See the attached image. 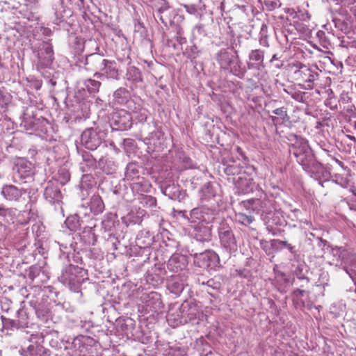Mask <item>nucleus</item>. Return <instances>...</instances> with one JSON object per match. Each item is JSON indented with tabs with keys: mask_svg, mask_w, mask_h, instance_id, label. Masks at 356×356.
<instances>
[{
	"mask_svg": "<svg viewBox=\"0 0 356 356\" xmlns=\"http://www.w3.org/2000/svg\"><path fill=\"white\" fill-rule=\"evenodd\" d=\"M297 162L302 166L304 170L309 174L318 172L321 169L320 163L316 161L314 155L308 145V142L303 139H297L291 149Z\"/></svg>",
	"mask_w": 356,
	"mask_h": 356,
	"instance_id": "f257e3e1",
	"label": "nucleus"
},
{
	"mask_svg": "<svg viewBox=\"0 0 356 356\" xmlns=\"http://www.w3.org/2000/svg\"><path fill=\"white\" fill-rule=\"evenodd\" d=\"M295 70L293 77L300 88L303 90H312L316 86V81L319 79L318 68L297 62L293 65Z\"/></svg>",
	"mask_w": 356,
	"mask_h": 356,
	"instance_id": "f03ea898",
	"label": "nucleus"
},
{
	"mask_svg": "<svg viewBox=\"0 0 356 356\" xmlns=\"http://www.w3.org/2000/svg\"><path fill=\"white\" fill-rule=\"evenodd\" d=\"M215 58L222 69L229 70L239 77L244 76L245 70L241 67V62L237 55L226 49H222L216 54Z\"/></svg>",
	"mask_w": 356,
	"mask_h": 356,
	"instance_id": "7ed1b4c3",
	"label": "nucleus"
},
{
	"mask_svg": "<svg viewBox=\"0 0 356 356\" xmlns=\"http://www.w3.org/2000/svg\"><path fill=\"white\" fill-rule=\"evenodd\" d=\"M332 253L337 262L336 265L343 266L346 273L356 284V257L355 255L342 247L332 248Z\"/></svg>",
	"mask_w": 356,
	"mask_h": 356,
	"instance_id": "20e7f679",
	"label": "nucleus"
},
{
	"mask_svg": "<svg viewBox=\"0 0 356 356\" xmlns=\"http://www.w3.org/2000/svg\"><path fill=\"white\" fill-rule=\"evenodd\" d=\"M218 231L222 247L229 253L236 252L238 248L237 241L229 225L225 222H222Z\"/></svg>",
	"mask_w": 356,
	"mask_h": 356,
	"instance_id": "39448f33",
	"label": "nucleus"
},
{
	"mask_svg": "<svg viewBox=\"0 0 356 356\" xmlns=\"http://www.w3.org/2000/svg\"><path fill=\"white\" fill-rule=\"evenodd\" d=\"M194 264L202 268H215L220 264L219 256L212 250L195 252L193 254Z\"/></svg>",
	"mask_w": 356,
	"mask_h": 356,
	"instance_id": "423d86ee",
	"label": "nucleus"
},
{
	"mask_svg": "<svg viewBox=\"0 0 356 356\" xmlns=\"http://www.w3.org/2000/svg\"><path fill=\"white\" fill-rule=\"evenodd\" d=\"M199 314L196 303L191 301H184L179 309L178 316L179 323H186L195 319Z\"/></svg>",
	"mask_w": 356,
	"mask_h": 356,
	"instance_id": "0eeeda50",
	"label": "nucleus"
},
{
	"mask_svg": "<svg viewBox=\"0 0 356 356\" xmlns=\"http://www.w3.org/2000/svg\"><path fill=\"white\" fill-rule=\"evenodd\" d=\"M38 58L40 64L47 67L51 65L54 59L53 47L48 41H43L38 47Z\"/></svg>",
	"mask_w": 356,
	"mask_h": 356,
	"instance_id": "6e6552de",
	"label": "nucleus"
},
{
	"mask_svg": "<svg viewBox=\"0 0 356 356\" xmlns=\"http://www.w3.org/2000/svg\"><path fill=\"white\" fill-rule=\"evenodd\" d=\"M113 122L118 129L127 130L132 127V117L125 110H120L113 115Z\"/></svg>",
	"mask_w": 356,
	"mask_h": 356,
	"instance_id": "1a4fd4ad",
	"label": "nucleus"
},
{
	"mask_svg": "<svg viewBox=\"0 0 356 356\" xmlns=\"http://www.w3.org/2000/svg\"><path fill=\"white\" fill-rule=\"evenodd\" d=\"M78 268L73 265H69L63 270L61 275L58 277V280L64 285L68 286L70 289L75 286L76 280V271Z\"/></svg>",
	"mask_w": 356,
	"mask_h": 356,
	"instance_id": "9d476101",
	"label": "nucleus"
},
{
	"mask_svg": "<svg viewBox=\"0 0 356 356\" xmlns=\"http://www.w3.org/2000/svg\"><path fill=\"white\" fill-rule=\"evenodd\" d=\"M26 193L23 188H18L14 185H5L2 187L1 194L8 201L19 202Z\"/></svg>",
	"mask_w": 356,
	"mask_h": 356,
	"instance_id": "9b49d317",
	"label": "nucleus"
},
{
	"mask_svg": "<svg viewBox=\"0 0 356 356\" xmlns=\"http://www.w3.org/2000/svg\"><path fill=\"white\" fill-rule=\"evenodd\" d=\"M194 238L201 242H208L211 240V226L198 223L194 227Z\"/></svg>",
	"mask_w": 356,
	"mask_h": 356,
	"instance_id": "f8f14e48",
	"label": "nucleus"
},
{
	"mask_svg": "<svg viewBox=\"0 0 356 356\" xmlns=\"http://www.w3.org/2000/svg\"><path fill=\"white\" fill-rule=\"evenodd\" d=\"M186 265L187 259L185 256L179 254H174L169 259L167 266L170 271L178 272L184 269Z\"/></svg>",
	"mask_w": 356,
	"mask_h": 356,
	"instance_id": "ddd939ff",
	"label": "nucleus"
},
{
	"mask_svg": "<svg viewBox=\"0 0 356 356\" xmlns=\"http://www.w3.org/2000/svg\"><path fill=\"white\" fill-rule=\"evenodd\" d=\"M269 201L267 200L251 199L248 200L246 207L256 213H268Z\"/></svg>",
	"mask_w": 356,
	"mask_h": 356,
	"instance_id": "4468645a",
	"label": "nucleus"
},
{
	"mask_svg": "<svg viewBox=\"0 0 356 356\" xmlns=\"http://www.w3.org/2000/svg\"><path fill=\"white\" fill-rule=\"evenodd\" d=\"M88 143L89 134L88 133V129H86L82 133L80 142L76 144L78 153L81 155L83 161L86 162V167H88V162L89 161V154L88 152V149H89Z\"/></svg>",
	"mask_w": 356,
	"mask_h": 356,
	"instance_id": "2eb2a0df",
	"label": "nucleus"
},
{
	"mask_svg": "<svg viewBox=\"0 0 356 356\" xmlns=\"http://www.w3.org/2000/svg\"><path fill=\"white\" fill-rule=\"evenodd\" d=\"M264 52L261 49L252 50L249 54L250 62L248 63V67L251 69H260L264 67Z\"/></svg>",
	"mask_w": 356,
	"mask_h": 356,
	"instance_id": "dca6fc26",
	"label": "nucleus"
},
{
	"mask_svg": "<svg viewBox=\"0 0 356 356\" xmlns=\"http://www.w3.org/2000/svg\"><path fill=\"white\" fill-rule=\"evenodd\" d=\"M19 352L22 356H44L46 349L40 343H35L21 348Z\"/></svg>",
	"mask_w": 356,
	"mask_h": 356,
	"instance_id": "f3484780",
	"label": "nucleus"
},
{
	"mask_svg": "<svg viewBox=\"0 0 356 356\" xmlns=\"http://www.w3.org/2000/svg\"><path fill=\"white\" fill-rule=\"evenodd\" d=\"M45 199L50 203L60 202L61 200V193L60 189L55 186L48 185L46 186L44 192Z\"/></svg>",
	"mask_w": 356,
	"mask_h": 356,
	"instance_id": "a211bd4d",
	"label": "nucleus"
},
{
	"mask_svg": "<svg viewBox=\"0 0 356 356\" xmlns=\"http://www.w3.org/2000/svg\"><path fill=\"white\" fill-rule=\"evenodd\" d=\"M272 113L275 115V116L270 115V118L275 125L284 124L290 120L287 113V108L286 107L282 106L275 108L272 111Z\"/></svg>",
	"mask_w": 356,
	"mask_h": 356,
	"instance_id": "6ab92c4d",
	"label": "nucleus"
},
{
	"mask_svg": "<svg viewBox=\"0 0 356 356\" xmlns=\"http://www.w3.org/2000/svg\"><path fill=\"white\" fill-rule=\"evenodd\" d=\"M152 7L156 10L157 17L162 23L166 24L162 14L170 9V6L166 0H149Z\"/></svg>",
	"mask_w": 356,
	"mask_h": 356,
	"instance_id": "aec40b11",
	"label": "nucleus"
},
{
	"mask_svg": "<svg viewBox=\"0 0 356 356\" xmlns=\"http://www.w3.org/2000/svg\"><path fill=\"white\" fill-rule=\"evenodd\" d=\"M163 139V134L160 129L151 132L147 137L143 139V142L147 145H153L156 147L158 145H161V141Z\"/></svg>",
	"mask_w": 356,
	"mask_h": 356,
	"instance_id": "412c9836",
	"label": "nucleus"
},
{
	"mask_svg": "<svg viewBox=\"0 0 356 356\" xmlns=\"http://www.w3.org/2000/svg\"><path fill=\"white\" fill-rule=\"evenodd\" d=\"M82 223L83 221H80L79 217L77 215L68 216L65 221L66 227L71 232L81 230L82 228Z\"/></svg>",
	"mask_w": 356,
	"mask_h": 356,
	"instance_id": "4be33fe9",
	"label": "nucleus"
},
{
	"mask_svg": "<svg viewBox=\"0 0 356 356\" xmlns=\"http://www.w3.org/2000/svg\"><path fill=\"white\" fill-rule=\"evenodd\" d=\"M15 168L21 177L29 176L31 172V163L24 159H19L16 163Z\"/></svg>",
	"mask_w": 356,
	"mask_h": 356,
	"instance_id": "5701e85b",
	"label": "nucleus"
},
{
	"mask_svg": "<svg viewBox=\"0 0 356 356\" xmlns=\"http://www.w3.org/2000/svg\"><path fill=\"white\" fill-rule=\"evenodd\" d=\"M104 209V204L99 195H93L90 199V212L97 215L102 213Z\"/></svg>",
	"mask_w": 356,
	"mask_h": 356,
	"instance_id": "b1692460",
	"label": "nucleus"
},
{
	"mask_svg": "<svg viewBox=\"0 0 356 356\" xmlns=\"http://www.w3.org/2000/svg\"><path fill=\"white\" fill-rule=\"evenodd\" d=\"M126 78L131 82H140L143 81L142 74L138 68L135 66H130L127 71Z\"/></svg>",
	"mask_w": 356,
	"mask_h": 356,
	"instance_id": "393cba45",
	"label": "nucleus"
},
{
	"mask_svg": "<svg viewBox=\"0 0 356 356\" xmlns=\"http://www.w3.org/2000/svg\"><path fill=\"white\" fill-rule=\"evenodd\" d=\"M115 102L118 104H124L129 98V92L126 88H120L113 94Z\"/></svg>",
	"mask_w": 356,
	"mask_h": 356,
	"instance_id": "a878e982",
	"label": "nucleus"
},
{
	"mask_svg": "<svg viewBox=\"0 0 356 356\" xmlns=\"http://www.w3.org/2000/svg\"><path fill=\"white\" fill-rule=\"evenodd\" d=\"M202 223L209 225L215 219V211L207 207H202Z\"/></svg>",
	"mask_w": 356,
	"mask_h": 356,
	"instance_id": "bb28decb",
	"label": "nucleus"
},
{
	"mask_svg": "<svg viewBox=\"0 0 356 356\" xmlns=\"http://www.w3.org/2000/svg\"><path fill=\"white\" fill-rule=\"evenodd\" d=\"M17 322L19 328H24L29 327L28 315L25 311L19 310L17 312Z\"/></svg>",
	"mask_w": 356,
	"mask_h": 356,
	"instance_id": "cd10ccee",
	"label": "nucleus"
},
{
	"mask_svg": "<svg viewBox=\"0 0 356 356\" xmlns=\"http://www.w3.org/2000/svg\"><path fill=\"white\" fill-rule=\"evenodd\" d=\"M139 172L137 165L134 163H130L126 168L125 175L127 178L134 179V177H138Z\"/></svg>",
	"mask_w": 356,
	"mask_h": 356,
	"instance_id": "c85d7f7f",
	"label": "nucleus"
},
{
	"mask_svg": "<svg viewBox=\"0 0 356 356\" xmlns=\"http://www.w3.org/2000/svg\"><path fill=\"white\" fill-rule=\"evenodd\" d=\"M202 207L192 209L190 213L191 221L193 222H199V223H202Z\"/></svg>",
	"mask_w": 356,
	"mask_h": 356,
	"instance_id": "c756f323",
	"label": "nucleus"
},
{
	"mask_svg": "<svg viewBox=\"0 0 356 356\" xmlns=\"http://www.w3.org/2000/svg\"><path fill=\"white\" fill-rule=\"evenodd\" d=\"M236 218L239 223L245 226L251 224L254 220L253 216L243 213H238Z\"/></svg>",
	"mask_w": 356,
	"mask_h": 356,
	"instance_id": "7c9ffc66",
	"label": "nucleus"
},
{
	"mask_svg": "<svg viewBox=\"0 0 356 356\" xmlns=\"http://www.w3.org/2000/svg\"><path fill=\"white\" fill-rule=\"evenodd\" d=\"M38 119H26L23 122L24 127L26 130L35 131L38 128Z\"/></svg>",
	"mask_w": 356,
	"mask_h": 356,
	"instance_id": "2f4dec72",
	"label": "nucleus"
},
{
	"mask_svg": "<svg viewBox=\"0 0 356 356\" xmlns=\"http://www.w3.org/2000/svg\"><path fill=\"white\" fill-rule=\"evenodd\" d=\"M168 288L171 293L179 295L184 290V285L178 282H174L169 284Z\"/></svg>",
	"mask_w": 356,
	"mask_h": 356,
	"instance_id": "473e14b6",
	"label": "nucleus"
},
{
	"mask_svg": "<svg viewBox=\"0 0 356 356\" xmlns=\"http://www.w3.org/2000/svg\"><path fill=\"white\" fill-rule=\"evenodd\" d=\"M58 180L60 184H66L70 179V174L65 168H61L58 170Z\"/></svg>",
	"mask_w": 356,
	"mask_h": 356,
	"instance_id": "72a5a7b5",
	"label": "nucleus"
},
{
	"mask_svg": "<svg viewBox=\"0 0 356 356\" xmlns=\"http://www.w3.org/2000/svg\"><path fill=\"white\" fill-rule=\"evenodd\" d=\"M184 8L187 13L191 15H201L202 8L195 4L185 5Z\"/></svg>",
	"mask_w": 356,
	"mask_h": 356,
	"instance_id": "f704fd0d",
	"label": "nucleus"
},
{
	"mask_svg": "<svg viewBox=\"0 0 356 356\" xmlns=\"http://www.w3.org/2000/svg\"><path fill=\"white\" fill-rule=\"evenodd\" d=\"M291 97L298 102L304 103L305 102L306 92L301 91H296L290 93Z\"/></svg>",
	"mask_w": 356,
	"mask_h": 356,
	"instance_id": "c9c22d12",
	"label": "nucleus"
},
{
	"mask_svg": "<svg viewBox=\"0 0 356 356\" xmlns=\"http://www.w3.org/2000/svg\"><path fill=\"white\" fill-rule=\"evenodd\" d=\"M134 113L135 114L136 119H137L138 122H143L146 121L147 115L145 109L140 108L138 112L134 111Z\"/></svg>",
	"mask_w": 356,
	"mask_h": 356,
	"instance_id": "e433bc0d",
	"label": "nucleus"
},
{
	"mask_svg": "<svg viewBox=\"0 0 356 356\" xmlns=\"http://www.w3.org/2000/svg\"><path fill=\"white\" fill-rule=\"evenodd\" d=\"M225 172L228 175H238L241 172V168L236 165H229L225 168Z\"/></svg>",
	"mask_w": 356,
	"mask_h": 356,
	"instance_id": "4c0bfd02",
	"label": "nucleus"
},
{
	"mask_svg": "<svg viewBox=\"0 0 356 356\" xmlns=\"http://www.w3.org/2000/svg\"><path fill=\"white\" fill-rule=\"evenodd\" d=\"M194 36H205L207 35L204 26L202 24L196 25L193 31Z\"/></svg>",
	"mask_w": 356,
	"mask_h": 356,
	"instance_id": "58836bf2",
	"label": "nucleus"
},
{
	"mask_svg": "<svg viewBox=\"0 0 356 356\" xmlns=\"http://www.w3.org/2000/svg\"><path fill=\"white\" fill-rule=\"evenodd\" d=\"M3 327L6 328V329H8V328H19L18 327V325H17V322L16 320H12V319H9V318H3Z\"/></svg>",
	"mask_w": 356,
	"mask_h": 356,
	"instance_id": "ea45409f",
	"label": "nucleus"
},
{
	"mask_svg": "<svg viewBox=\"0 0 356 356\" xmlns=\"http://www.w3.org/2000/svg\"><path fill=\"white\" fill-rule=\"evenodd\" d=\"M188 53V56L191 58H195L198 56L199 54L200 53V50L198 49V47L196 45H193Z\"/></svg>",
	"mask_w": 356,
	"mask_h": 356,
	"instance_id": "a19ab883",
	"label": "nucleus"
},
{
	"mask_svg": "<svg viewBox=\"0 0 356 356\" xmlns=\"http://www.w3.org/2000/svg\"><path fill=\"white\" fill-rule=\"evenodd\" d=\"M90 347H95V349L96 350L95 353L90 350V356H99L98 350L101 349L100 344L92 338H90Z\"/></svg>",
	"mask_w": 356,
	"mask_h": 356,
	"instance_id": "79ce46f5",
	"label": "nucleus"
},
{
	"mask_svg": "<svg viewBox=\"0 0 356 356\" xmlns=\"http://www.w3.org/2000/svg\"><path fill=\"white\" fill-rule=\"evenodd\" d=\"M12 213V209L6 208L3 204L0 205V217L6 218L8 216H10Z\"/></svg>",
	"mask_w": 356,
	"mask_h": 356,
	"instance_id": "37998d69",
	"label": "nucleus"
},
{
	"mask_svg": "<svg viewBox=\"0 0 356 356\" xmlns=\"http://www.w3.org/2000/svg\"><path fill=\"white\" fill-rule=\"evenodd\" d=\"M101 85V82L97 80L90 79V92H98L99 88Z\"/></svg>",
	"mask_w": 356,
	"mask_h": 356,
	"instance_id": "c03bdc74",
	"label": "nucleus"
},
{
	"mask_svg": "<svg viewBox=\"0 0 356 356\" xmlns=\"http://www.w3.org/2000/svg\"><path fill=\"white\" fill-rule=\"evenodd\" d=\"M206 285L213 289H218L220 286V283L219 282H216L213 279H210L207 282Z\"/></svg>",
	"mask_w": 356,
	"mask_h": 356,
	"instance_id": "a18cd8bd",
	"label": "nucleus"
},
{
	"mask_svg": "<svg viewBox=\"0 0 356 356\" xmlns=\"http://www.w3.org/2000/svg\"><path fill=\"white\" fill-rule=\"evenodd\" d=\"M278 243L282 245V247L286 248L290 252L294 253L295 252V248L292 246L291 244H289L287 241H278Z\"/></svg>",
	"mask_w": 356,
	"mask_h": 356,
	"instance_id": "49530a36",
	"label": "nucleus"
},
{
	"mask_svg": "<svg viewBox=\"0 0 356 356\" xmlns=\"http://www.w3.org/2000/svg\"><path fill=\"white\" fill-rule=\"evenodd\" d=\"M306 291L305 290H302L300 289H297L293 291V296L295 298H296L298 300H300L302 297L304 296Z\"/></svg>",
	"mask_w": 356,
	"mask_h": 356,
	"instance_id": "de8ad7c7",
	"label": "nucleus"
},
{
	"mask_svg": "<svg viewBox=\"0 0 356 356\" xmlns=\"http://www.w3.org/2000/svg\"><path fill=\"white\" fill-rule=\"evenodd\" d=\"M350 117H356V108L353 104H350L346 109Z\"/></svg>",
	"mask_w": 356,
	"mask_h": 356,
	"instance_id": "09e8293b",
	"label": "nucleus"
},
{
	"mask_svg": "<svg viewBox=\"0 0 356 356\" xmlns=\"http://www.w3.org/2000/svg\"><path fill=\"white\" fill-rule=\"evenodd\" d=\"M267 31H268V26L265 24H262L260 29V35H261V41L263 40V38H266L267 37Z\"/></svg>",
	"mask_w": 356,
	"mask_h": 356,
	"instance_id": "8fccbe9b",
	"label": "nucleus"
},
{
	"mask_svg": "<svg viewBox=\"0 0 356 356\" xmlns=\"http://www.w3.org/2000/svg\"><path fill=\"white\" fill-rule=\"evenodd\" d=\"M86 226L83 227V231L80 233V237L81 240H83L84 242H86L88 238V232L86 230Z\"/></svg>",
	"mask_w": 356,
	"mask_h": 356,
	"instance_id": "3c124183",
	"label": "nucleus"
},
{
	"mask_svg": "<svg viewBox=\"0 0 356 356\" xmlns=\"http://www.w3.org/2000/svg\"><path fill=\"white\" fill-rule=\"evenodd\" d=\"M75 4L81 10L85 8L86 1L85 0H74Z\"/></svg>",
	"mask_w": 356,
	"mask_h": 356,
	"instance_id": "603ef678",
	"label": "nucleus"
},
{
	"mask_svg": "<svg viewBox=\"0 0 356 356\" xmlns=\"http://www.w3.org/2000/svg\"><path fill=\"white\" fill-rule=\"evenodd\" d=\"M177 41L180 44H182L186 42V40L185 38L182 37L179 32H177Z\"/></svg>",
	"mask_w": 356,
	"mask_h": 356,
	"instance_id": "864d4df0",
	"label": "nucleus"
},
{
	"mask_svg": "<svg viewBox=\"0 0 356 356\" xmlns=\"http://www.w3.org/2000/svg\"><path fill=\"white\" fill-rule=\"evenodd\" d=\"M87 181H88V175H85V174L83 175L82 178H81V186H80L81 189L85 188L84 183H86ZM86 185H87V184H86Z\"/></svg>",
	"mask_w": 356,
	"mask_h": 356,
	"instance_id": "5fc2aeb1",
	"label": "nucleus"
},
{
	"mask_svg": "<svg viewBox=\"0 0 356 356\" xmlns=\"http://www.w3.org/2000/svg\"><path fill=\"white\" fill-rule=\"evenodd\" d=\"M98 55H99V56L102 55L103 56V54L99 53V47H96V51L92 53V54H90V56H92V59L95 60V58H98Z\"/></svg>",
	"mask_w": 356,
	"mask_h": 356,
	"instance_id": "6e6d98bb",
	"label": "nucleus"
},
{
	"mask_svg": "<svg viewBox=\"0 0 356 356\" xmlns=\"http://www.w3.org/2000/svg\"><path fill=\"white\" fill-rule=\"evenodd\" d=\"M332 99L331 98H330V99H327V100L326 105H327V106H330V109H332V110H335V109H337V105L332 106Z\"/></svg>",
	"mask_w": 356,
	"mask_h": 356,
	"instance_id": "4d7b16f0",
	"label": "nucleus"
},
{
	"mask_svg": "<svg viewBox=\"0 0 356 356\" xmlns=\"http://www.w3.org/2000/svg\"><path fill=\"white\" fill-rule=\"evenodd\" d=\"M146 198L148 199L150 206L155 205L156 200L154 197L149 196V197H147Z\"/></svg>",
	"mask_w": 356,
	"mask_h": 356,
	"instance_id": "13d9d810",
	"label": "nucleus"
},
{
	"mask_svg": "<svg viewBox=\"0 0 356 356\" xmlns=\"http://www.w3.org/2000/svg\"><path fill=\"white\" fill-rule=\"evenodd\" d=\"M149 296L151 297L152 299H156L157 300H159V295L156 293L152 292L149 294Z\"/></svg>",
	"mask_w": 356,
	"mask_h": 356,
	"instance_id": "bf43d9fd",
	"label": "nucleus"
},
{
	"mask_svg": "<svg viewBox=\"0 0 356 356\" xmlns=\"http://www.w3.org/2000/svg\"><path fill=\"white\" fill-rule=\"evenodd\" d=\"M280 58V57H279L278 55L277 54H275L272 56V58L270 59V63H273L274 61L278 60Z\"/></svg>",
	"mask_w": 356,
	"mask_h": 356,
	"instance_id": "052dcab7",
	"label": "nucleus"
},
{
	"mask_svg": "<svg viewBox=\"0 0 356 356\" xmlns=\"http://www.w3.org/2000/svg\"><path fill=\"white\" fill-rule=\"evenodd\" d=\"M51 30L48 28H44L43 30V32H42V33L46 35H49L51 34Z\"/></svg>",
	"mask_w": 356,
	"mask_h": 356,
	"instance_id": "680f3d73",
	"label": "nucleus"
},
{
	"mask_svg": "<svg viewBox=\"0 0 356 356\" xmlns=\"http://www.w3.org/2000/svg\"><path fill=\"white\" fill-rule=\"evenodd\" d=\"M82 16H83V19H84L85 20H86V19H87V18L88 17V14H87L86 10H83L82 11Z\"/></svg>",
	"mask_w": 356,
	"mask_h": 356,
	"instance_id": "e2e57ef3",
	"label": "nucleus"
},
{
	"mask_svg": "<svg viewBox=\"0 0 356 356\" xmlns=\"http://www.w3.org/2000/svg\"><path fill=\"white\" fill-rule=\"evenodd\" d=\"M108 63V60H106V59H102V68H104L106 66V63Z\"/></svg>",
	"mask_w": 356,
	"mask_h": 356,
	"instance_id": "0e129e2a",
	"label": "nucleus"
},
{
	"mask_svg": "<svg viewBox=\"0 0 356 356\" xmlns=\"http://www.w3.org/2000/svg\"><path fill=\"white\" fill-rule=\"evenodd\" d=\"M94 76L97 77V79H99V78H104L105 77L103 74H100L99 73H95L94 74Z\"/></svg>",
	"mask_w": 356,
	"mask_h": 356,
	"instance_id": "69168bd1",
	"label": "nucleus"
},
{
	"mask_svg": "<svg viewBox=\"0 0 356 356\" xmlns=\"http://www.w3.org/2000/svg\"><path fill=\"white\" fill-rule=\"evenodd\" d=\"M251 189H249L248 187V184L246 185V188H242V192L244 193H248Z\"/></svg>",
	"mask_w": 356,
	"mask_h": 356,
	"instance_id": "338daca9",
	"label": "nucleus"
},
{
	"mask_svg": "<svg viewBox=\"0 0 356 356\" xmlns=\"http://www.w3.org/2000/svg\"><path fill=\"white\" fill-rule=\"evenodd\" d=\"M103 257V256H102V254H101V253H99V252L97 253V254L95 256V257L96 259H99V258H101V257Z\"/></svg>",
	"mask_w": 356,
	"mask_h": 356,
	"instance_id": "774afa93",
	"label": "nucleus"
}]
</instances>
